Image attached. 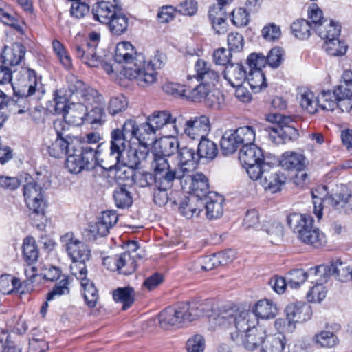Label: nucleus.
Returning <instances> with one entry per match:
<instances>
[{
    "label": "nucleus",
    "mask_w": 352,
    "mask_h": 352,
    "mask_svg": "<svg viewBox=\"0 0 352 352\" xmlns=\"http://www.w3.org/2000/svg\"><path fill=\"white\" fill-rule=\"evenodd\" d=\"M213 307L210 300L180 302L175 307H167L159 314V322L162 327L168 329L178 327L186 322H191L202 316H208L211 327H220L229 329L233 340L243 338V334L256 331L258 319L251 311H239L234 309L221 311L219 314H211Z\"/></svg>",
    "instance_id": "f257e3e1"
},
{
    "label": "nucleus",
    "mask_w": 352,
    "mask_h": 352,
    "mask_svg": "<svg viewBox=\"0 0 352 352\" xmlns=\"http://www.w3.org/2000/svg\"><path fill=\"white\" fill-rule=\"evenodd\" d=\"M314 212L318 220L322 217V203L325 202L332 206L334 210L347 213L352 210V195L349 193L342 184L329 182L327 184L318 186L315 192H312Z\"/></svg>",
    "instance_id": "f03ea898"
},
{
    "label": "nucleus",
    "mask_w": 352,
    "mask_h": 352,
    "mask_svg": "<svg viewBox=\"0 0 352 352\" xmlns=\"http://www.w3.org/2000/svg\"><path fill=\"white\" fill-rule=\"evenodd\" d=\"M92 14L96 21L106 25L114 35H121L128 29L129 18L118 0H98L93 6Z\"/></svg>",
    "instance_id": "7ed1b4c3"
},
{
    "label": "nucleus",
    "mask_w": 352,
    "mask_h": 352,
    "mask_svg": "<svg viewBox=\"0 0 352 352\" xmlns=\"http://www.w3.org/2000/svg\"><path fill=\"white\" fill-rule=\"evenodd\" d=\"M20 74L28 81V85H27L28 90L25 98H19V100L16 101V103L19 107L22 106V103L23 104V109L18 111V113L21 114L29 109L30 104L26 101V98L36 94L37 97L39 98L44 93V90L43 85L41 82V78L37 77L34 70L28 67H21V70L18 72L17 69H12L1 63L0 84L9 83L12 80V75H14L16 78H18Z\"/></svg>",
    "instance_id": "20e7f679"
},
{
    "label": "nucleus",
    "mask_w": 352,
    "mask_h": 352,
    "mask_svg": "<svg viewBox=\"0 0 352 352\" xmlns=\"http://www.w3.org/2000/svg\"><path fill=\"white\" fill-rule=\"evenodd\" d=\"M23 186V196L27 207L32 212L30 218L32 224L39 230L45 228L46 217L45 208L47 206L44 197V190L32 178Z\"/></svg>",
    "instance_id": "39448f33"
},
{
    "label": "nucleus",
    "mask_w": 352,
    "mask_h": 352,
    "mask_svg": "<svg viewBox=\"0 0 352 352\" xmlns=\"http://www.w3.org/2000/svg\"><path fill=\"white\" fill-rule=\"evenodd\" d=\"M287 223L302 243L318 248L324 241V235L314 226L311 216L293 214L288 217Z\"/></svg>",
    "instance_id": "423d86ee"
},
{
    "label": "nucleus",
    "mask_w": 352,
    "mask_h": 352,
    "mask_svg": "<svg viewBox=\"0 0 352 352\" xmlns=\"http://www.w3.org/2000/svg\"><path fill=\"white\" fill-rule=\"evenodd\" d=\"M152 167L155 175V188L170 189L175 180H181L186 176V168L171 166L167 158L154 155Z\"/></svg>",
    "instance_id": "0eeeda50"
},
{
    "label": "nucleus",
    "mask_w": 352,
    "mask_h": 352,
    "mask_svg": "<svg viewBox=\"0 0 352 352\" xmlns=\"http://www.w3.org/2000/svg\"><path fill=\"white\" fill-rule=\"evenodd\" d=\"M178 135L186 136L192 140H199L205 138L211 131L209 118L206 115H199L185 118L182 115L177 116L176 120Z\"/></svg>",
    "instance_id": "6e6552de"
},
{
    "label": "nucleus",
    "mask_w": 352,
    "mask_h": 352,
    "mask_svg": "<svg viewBox=\"0 0 352 352\" xmlns=\"http://www.w3.org/2000/svg\"><path fill=\"white\" fill-rule=\"evenodd\" d=\"M54 128L56 131V140L47 148L48 153L55 158H62L74 151L75 144L79 142L77 137L72 135L68 124L63 120H56L54 122Z\"/></svg>",
    "instance_id": "1a4fd4ad"
},
{
    "label": "nucleus",
    "mask_w": 352,
    "mask_h": 352,
    "mask_svg": "<svg viewBox=\"0 0 352 352\" xmlns=\"http://www.w3.org/2000/svg\"><path fill=\"white\" fill-rule=\"evenodd\" d=\"M135 67L129 69V76L135 78V80L141 87L151 85L157 79L156 69H160L165 63L166 57L163 53L157 52L149 61L142 60Z\"/></svg>",
    "instance_id": "9d476101"
},
{
    "label": "nucleus",
    "mask_w": 352,
    "mask_h": 352,
    "mask_svg": "<svg viewBox=\"0 0 352 352\" xmlns=\"http://www.w3.org/2000/svg\"><path fill=\"white\" fill-rule=\"evenodd\" d=\"M177 116L173 117L169 111H155L146 118V122L141 124V129L146 135H153L161 131L162 135L169 133V135H178Z\"/></svg>",
    "instance_id": "9b49d317"
},
{
    "label": "nucleus",
    "mask_w": 352,
    "mask_h": 352,
    "mask_svg": "<svg viewBox=\"0 0 352 352\" xmlns=\"http://www.w3.org/2000/svg\"><path fill=\"white\" fill-rule=\"evenodd\" d=\"M98 165L97 160V150L85 145L80 146L79 154L72 151L67 155L66 167L69 171L74 174H78L83 170H91Z\"/></svg>",
    "instance_id": "f8f14e48"
},
{
    "label": "nucleus",
    "mask_w": 352,
    "mask_h": 352,
    "mask_svg": "<svg viewBox=\"0 0 352 352\" xmlns=\"http://www.w3.org/2000/svg\"><path fill=\"white\" fill-rule=\"evenodd\" d=\"M60 241L72 260V264L70 265L71 271L74 265H76L78 269H80L81 264L86 265L85 262L90 258V250L84 242L76 239L72 232L63 235Z\"/></svg>",
    "instance_id": "ddd939ff"
},
{
    "label": "nucleus",
    "mask_w": 352,
    "mask_h": 352,
    "mask_svg": "<svg viewBox=\"0 0 352 352\" xmlns=\"http://www.w3.org/2000/svg\"><path fill=\"white\" fill-rule=\"evenodd\" d=\"M148 155V150L146 146L140 148H130L125 151L119 161L111 165L108 170H116L117 174L122 170V168L129 167L132 169L138 168L140 164L146 160Z\"/></svg>",
    "instance_id": "4468645a"
},
{
    "label": "nucleus",
    "mask_w": 352,
    "mask_h": 352,
    "mask_svg": "<svg viewBox=\"0 0 352 352\" xmlns=\"http://www.w3.org/2000/svg\"><path fill=\"white\" fill-rule=\"evenodd\" d=\"M72 274L80 281L82 294L87 306L90 308L95 307L99 295L94 283L87 278V270L86 265L81 264L80 269L74 265L72 267Z\"/></svg>",
    "instance_id": "2eb2a0df"
},
{
    "label": "nucleus",
    "mask_w": 352,
    "mask_h": 352,
    "mask_svg": "<svg viewBox=\"0 0 352 352\" xmlns=\"http://www.w3.org/2000/svg\"><path fill=\"white\" fill-rule=\"evenodd\" d=\"M340 29L338 23L331 21L327 30L328 36L320 37L325 40L324 49L331 56H343L347 51V45L338 38Z\"/></svg>",
    "instance_id": "dca6fc26"
},
{
    "label": "nucleus",
    "mask_w": 352,
    "mask_h": 352,
    "mask_svg": "<svg viewBox=\"0 0 352 352\" xmlns=\"http://www.w3.org/2000/svg\"><path fill=\"white\" fill-rule=\"evenodd\" d=\"M267 120L278 124L277 126L269 128L270 129L269 133L270 138L276 144L285 143L287 139L291 138V137L288 136V133L292 134L296 132V129L293 127L282 125L288 124L291 120L289 117H285L279 113H274L268 116Z\"/></svg>",
    "instance_id": "f3484780"
},
{
    "label": "nucleus",
    "mask_w": 352,
    "mask_h": 352,
    "mask_svg": "<svg viewBox=\"0 0 352 352\" xmlns=\"http://www.w3.org/2000/svg\"><path fill=\"white\" fill-rule=\"evenodd\" d=\"M103 263L111 270H118L125 275L132 274L136 268L134 256L129 252H125L115 256H108L104 258Z\"/></svg>",
    "instance_id": "a211bd4d"
},
{
    "label": "nucleus",
    "mask_w": 352,
    "mask_h": 352,
    "mask_svg": "<svg viewBox=\"0 0 352 352\" xmlns=\"http://www.w3.org/2000/svg\"><path fill=\"white\" fill-rule=\"evenodd\" d=\"M195 71L196 74L192 77L193 80L197 82H203L206 84H210L212 86L219 81L220 78L219 73L212 68V65L204 59L198 58L195 63Z\"/></svg>",
    "instance_id": "6ab92c4d"
},
{
    "label": "nucleus",
    "mask_w": 352,
    "mask_h": 352,
    "mask_svg": "<svg viewBox=\"0 0 352 352\" xmlns=\"http://www.w3.org/2000/svg\"><path fill=\"white\" fill-rule=\"evenodd\" d=\"M73 50L76 58L89 67H98L100 56L94 45L89 43L75 44Z\"/></svg>",
    "instance_id": "aec40b11"
},
{
    "label": "nucleus",
    "mask_w": 352,
    "mask_h": 352,
    "mask_svg": "<svg viewBox=\"0 0 352 352\" xmlns=\"http://www.w3.org/2000/svg\"><path fill=\"white\" fill-rule=\"evenodd\" d=\"M25 54V47L20 43H15L10 47L4 48L1 56V63L12 69H17L16 67L24 58Z\"/></svg>",
    "instance_id": "412c9836"
},
{
    "label": "nucleus",
    "mask_w": 352,
    "mask_h": 352,
    "mask_svg": "<svg viewBox=\"0 0 352 352\" xmlns=\"http://www.w3.org/2000/svg\"><path fill=\"white\" fill-rule=\"evenodd\" d=\"M285 312L289 323L302 322L311 318V306L304 302L291 303L286 307Z\"/></svg>",
    "instance_id": "4be33fe9"
},
{
    "label": "nucleus",
    "mask_w": 352,
    "mask_h": 352,
    "mask_svg": "<svg viewBox=\"0 0 352 352\" xmlns=\"http://www.w3.org/2000/svg\"><path fill=\"white\" fill-rule=\"evenodd\" d=\"M223 197L217 192H210L203 199L206 215L208 219H217L223 213Z\"/></svg>",
    "instance_id": "5701e85b"
},
{
    "label": "nucleus",
    "mask_w": 352,
    "mask_h": 352,
    "mask_svg": "<svg viewBox=\"0 0 352 352\" xmlns=\"http://www.w3.org/2000/svg\"><path fill=\"white\" fill-rule=\"evenodd\" d=\"M118 220V215L113 210L102 212L100 217L95 225L91 227V232L100 236H106L109 230L114 226Z\"/></svg>",
    "instance_id": "b1692460"
},
{
    "label": "nucleus",
    "mask_w": 352,
    "mask_h": 352,
    "mask_svg": "<svg viewBox=\"0 0 352 352\" xmlns=\"http://www.w3.org/2000/svg\"><path fill=\"white\" fill-rule=\"evenodd\" d=\"M223 6L219 4L210 7L208 17L217 34H223L228 30L227 14Z\"/></svg>",
    "instance_id": "393cba45"
},
{
    "label": "nucleus",
    "mask_w": 352,
    "mask_h": 352,
    "mask_svg": "<svg viewBox=\"0 0 352 352\" xmlns=\"http://www.w3.org/2000/svg\"><path fill=\"white\" fill-rule=\"evenodd\" d=\"M193 78L188 77V82L186 84V98L194 102L204 101V98L209 94L212 85L203 82H198V84L192 85Z\"/></svg>",
    "instance_id": "a878e982"
},
{
    "label": "nucleus",
    "mask_w": 352,
    "mask_h": 352,
    "mask_svg": "<svg viewBox=\"0 0 352 352\" xmlns=\"http://www.w3.org/2000/svg\"><path fill=\"white\" fill-rule=\"evenodd\" d=\"M109 157L113 162L119 161L126 151V140L123 131L120 129H113L110 134Z\"/></svg>",
    "instance_id": "bb28decb"
},
{
    "label": "nucleus",
    "mask_w": 352,
    "mask_h": 352,
    "mask_svg": "<svg viewBox=\"0 0 352 352\" xmlns=\"http://www.w3.org/2000/svg\"><path fill=\"white\" fill-rule=\"evenodd\" d=\"M308 13L312 28L316 34L320 37H327V30L331 21H329L323 17L322 11L316 4H312Z\"/></svg>",
    "instance_id": "cd10ccee"
},
{
    "label": "nucleus",
    "mask_w": 352,
    "mask_h": 352,
    "mask_svg": "<svg viewBox=\"0 0 352 352\" xmlns=\"http://www.w3.org/2000/svg\"><path fill=\"white\" fill-rule=\"evenodd\" d=\"M88 108L82 102H72L69 106L67 111L65 113L63 122L68 126L72 124L74 126H80L84 123V120L87 117Z\"/></svg>",
    "instance_id": "c85d7f7f"
},
{
    "label": "nucleus",
    "mask_w": 352,
    "mask_h": 352,
    "mask_svg": "<svg viewBox=\"0 0 352 352\" xmlns=\"http://www.w3.org/2000/svg\"><path fill=\"white\" fill-rule=\"evenodd\" d=\"M280 164L286 170H305L307 162L303 154L287 151L281 155Z\"/></svg>",
    "instance_id": "c756f323"
},
{
    "label": "nucleus",
    "mask_w": 352,
    "mask_h": 352,
    "mask_svg": "<svg viewBox=\"0 0 352 352\" xmlns=\"http://www.w3.org/2000/svg\"><path fill=\"white\" fill-rule=\"evenodd\" d=\"M190 182L189 188L193 194L191 197L203 201V199L210 192L207 177L203 173H198L190 177Z\"/></svg>",
    "instance_id": "7c9ffc66"
},
{
    "label": "nucleus",
    "mask_w": 352,
    "mask_h": 352,
    "mask_svg": "<svg viewBox=\"0 0 352 352\" xmlns=\"http://www.w3.org/2000/svg\"><path fill=\"white\" fill-rule=\"evenodd\" d=\"M286 177L284 174L273 172L269 168L259 182L265 190L275 193L280 190L281 186L285 184Z\"/></svg>",
    "instance_id": "2f4dec72"
},
{
    "label": "nucleus",
    "mask_w": 352,
    "mask_h": 352,
    "mask_svg": "<svg viewBox=\"0 0 352 352\" xmlns=\"http://www.w3.org/2000/svg\"><path fill=\"white\" fill-rule=\"evenodd\" d=\"M246 71L241 63L227 65L224 71V78L232 87L242 85L246 79Z\"/></svg>",
    "instance_id": "473e14b6"
},
{
    "label": "nucleus",
    "mask_w": 352,
    "mask_h": 352,
    "mask_svg": "<svg viewBox=\"0 0 352 352\" xmlns=\"http://www.w3.org/2000/svg\"><path fill=\"white\" fill-rule=\"evenodd\" d=\"M204 202L193 197H186L180 204L179 210L186 219L198 217L203 210Z\"/></svg>",
    "instance_id": "72a5a7b5"
},
{
    "label": "nucleus",
    "mask_w": 352,
    "mask_h": 352,
    "mask_svg": "<svg viewBox=\"0 0 352 352\" xmlns=\"http://www.w3.org/2000/svg\"><path fill=\"white\" fill-rule=\"evenodd\" d=\"M239 159L243 166L250 165L252 163H256L264 160L263 151L256 144H252L241 148Z\"/></svg>",
    "instance_id": "f704fd0d"
},
{
    "label": "nucleus",
    "mask_w": 352,
    "mask_h": 352,
    "mask_svg": "<svg viewBox=\"0 0 352 352\" xmlns=\"http://www.w3.org/2000/svg\"><path fill=\"white\" fill-rule=\"evenodd\" d=\"M179 162L177 166L180 168H186V175L195 168L199 158L198 154L195 153L193 148L184 146L178 151Z\"/></svg>",
    "instance_id": "c9c22d12"
},
{
    "label": "nucleus",
    "mask_w": 352,
    "mask_h": 352,
    "mask_svg": "<svg viewBox=\"0 0 352 352\" xmlns=\"http://www.w3.org/2000/svg\"><path fill=\"white\" fill-rule=\"evenodd\" d=\"M336 87L333 91L323 90L317 96L318 107L323 110L333 111L338 106V98L342 94Z\"/></svg>",
    "instance_id": "e433bc0d"
},
{
    "label": "nucleus",
    "mask_w": 352,
    "mask_h": 352,
    "mask_svg": "<svg viewBox=\"0 0 352 352\" xmlns=\"http://www.w3.org/2000/svg\"><path fill=\"white\" fill-rule=\"evenodd\" d=\"M220 146L223 154L225 155L232 154L239 148H241L234 130H228L223 133L220 141Z\"/></svg>",
    "instance_id": "4c0bfd02"
},
{
    "label": "nucleus",
    "mask_w": 352,
    "mask_h": 352,
    "mask_svg": "<svg viewBox=\"0 0 352 352\" xmlns=\"http://www.w3.org/2000/svg\"><path fill=\"white\" fill-rule=\"evenodd\" d=\"M113 298L117 302H122V309L126 310L134 302V289L131 287H118L113 291Z\"/></svg>",
    "instance_id": "58836bf2"
},
{
    "label": "nucleus",
    "mask_w": 352,
    "mask_h": 352,
    "mask_svg": "<svg viewBox=\"0 0 352 352\" xmlns=\"http://www.w3.org/2000/svg\"><path fill=\"white\" fill-rule=\"evenodd\" d=\"M256 318L270 319L276 316L277 308L275 305L270 300H261L255 305L254 310L252 311Z\"/></svg>",
    "instance_id": "ea45409f"
},
{
    "label": "nucleus",
    "mask_w": 352,
    "mask_h": 352,
    "mask_svg": "<svg viewBox=\"0 0 352 352\" xmlns=\"http://www.w3.org/2000/svg\"><path fill=\"white\" fill-rule=\"evenodd\" d=\"M115 61L118 63L124 64V74L131 80H135V78L129 76V69L135 67V65L139 63L140 60H142V56L141 54H136L133 47V52H128L127 53L122 54L120 57H114Z\"/></svg>",
    "instance_id": "a19ab883"
},
{
    "label": "nucleus",
    "mask_w": 352,
    "mask_h": 352,
    "mask_svg": "<svg viewBox=\"0 0 352 352\" xmlns=\"http://www.w3.org/2000/svg\"><path fill=\"white\" fill-rule=\"evenodd\" d=\"M113 200L116 207L121 209L129 208L133 204L131 192L126 186H120L114 190Z\"/></svg>",
    "instance_id": "79ce46f5"
},
{
    "label": "nucleus",
    "mask_w": 352,
    "mask_h": 352,
    "mask_svg": "<svg viewBox=\"0 0 352 352\" xmlns=\"http://www.w3.org/2000/svg\"><path fill=\"white\" fill-rule=\"evenodd\" d=\"M299 100L301 107L308 113L313 114L318 111V103L314 94L308 89H302L299 92Z\"/></svg>",
    "instance_id": "37998d69"
},
{
    "label": "nucleus",
    "mask_w": 352,
    "mask_h": 352,
    "mask_svg": "<svg viewBox=\"0 0 352 352\" xmlns=\"http://www.w3.org/2000/svg\"><path fill=\"white\" fill-rule=\"evenodd\" d=\"M285 346V342L283 335L278 333L267 336L263 340L261 351L262 352H283Z\"/></svg>",
    "instance_id": "c03bdc74"
},
{
    "label": "nucleus",
    "mask_w": 352,
    "mask_h": 352,
    "mask_svg": "<svg viewBox=\"0 0 352 352\" xmlns=\"http://www.w3.org/2000/svg\"><path fill=\"white\" fill-rule=\"evenodd\" d=\"M197 148V154L199 158H206L213 160L218 153V148L217 144L206 138V137L201 138Z\"/></svg>",
    "instance_id": "a18cd8bd"
},
{
    "label": "nucleus",
    "mask_w": 352,
    "mask_h": 352,
    "mask_svg": "<svg viewBox=\"0 0 352 352\" xmlns=\"http://www.w3.org/2000/svg\"><path fill=\"white\" fill-rule=\"evenodd\" d=\"M245 80L254 92H259L267 87L265 76L262 69H250Z\"/></svg>",
    "instance_id": "49530a36"
},
{
    "label": "nucleus",
    "mask_w": 352,
    "mask_h": 352,
    "mask_svg": "<svg viewBox=\"0 0 352 352\" xmlns=\"http://www.w3.org/2000/svg\"><path fill=\"white\" fill-rule=\"evenodd\" d=\"M78 102H82L88 109V106L94 107L97 105L104 104V100L102 94H100L96 89L87 87L84 90V93L78 98Z\"/></svg>",
    "instance_id": "de8ad7c7"
},
{
    "label": "nucleus",
    "mask_w": 352,
    "mask_h": 352,
    "mask_svg": "<svg viewBox=\"0 0 352 352\" xmlns=\"http://www.w3.org/2000/svg\"><path fill=\"white\" fill-rule=\"evenodd\" d=\"M137 122L132 119L126 120L122 125L121 131H123L125 138H135L140 144L145 142L146 138L144 134L140 131Z\"/></svg>",
    "instance_id": "09e8293b"
},
{
    "label": "nucleus",
    "mask_w": 352,
    "mask_h": 352,
    "mask_svg": "<svg viewBox=\"0 0 352 352\" xmlns=\"http://www.w3.org/2000/svg\"><path fill=\"white\" fill-rule=\"evenodd\" d=\"M164 135V138H162L159 142L162 152V155H160L166 158V157L170 156L175 153L178 152L179 149V144L177 139L176 138L177 135L170 136L169 135V133H166Z\"/></svg>",
    "instance_id": "8fccbe9b"
},
{
    "label": "nucleus",
    "mask_w": 352,
    "mask_h": 352,
    "mask_svg": "<svg viewBox=\"0 0 352 352\" xmlns=\"http://www.w3.org/2000/svg\"><path fill=\"white\" fill-rule=\"evenodd\" d=\"M234 131L241 148L254 144L256 129L253 126H241L235 129Z\"/></svg>",
    "instance_id": "3c124183"
},
{
    "label": "nucleus",
    "mask_w": 352,
    "mask_h": 352,
    "mask_svg": "<svg viewBox=\"0 0 352 352\" xmlns=\"http://www.w3.org/2000/svg\"><path fill=\"white\" fill-rule=\"evenodd\" d=\"M316 271L308 270L305 272L302 269H295L292 270L287 278V285L292 289H297L307 279H309V276H312Z\"/></svg>",
    "instance_id": "603ef678"
},
{
    "label": "nucleus",
    "mask_w": 352,
    "mask_h": 352,
    "mask_svg": "<svg viewBox=\"0 0 352 352\" xmlns=\"http://www.w3.org/2000/svg\"><path fill=\"white\" fill-rule=\"evenodd\" d=\"M249 175L250 178L257 182H260L270 166L265 162L264 160L256 163H252L250 165L243 166Z\"/></svg>",
    "instance_id": "864d4df0"
},
{
    "label": "nucleus",
    "mask_w": 352,
    "mask_h": 352,
    "mask_svg": "<svg viewBox=\"0 0 352 352\" xmlns=\"http://www.w3.org/2000/svg\"><path fill=\"white\" fill-rule=\"evenodd\" d=\"M23 255L24 260L29 265H32L37 261L38 258V250L33 238L27 237L24 239L23 244Z\"/></svg>",
    "instance_id": "5fc2aeb1"
},
{
    "label": "nucleus",
    "mask_w": 352,
    "mask_h": 352,
    "mask_svg": "<svg viewBox=\"0 0 352 352\" xmlns=\"http://www.w3.org/2000/svg\"><path fill=\"white\" fill-rule=\"evenodd\" d=\"M312 25L305 19H298L291 25V30L294 35L300 39L308 38L311 35Z\"/></svg>",
    "instance_id": "6e6d98bb"
},
{
    "label": "nucleus",
    "mask_w": 352,
    "mask_h": 352,
    "mask_svg": "<svg viewBox=\"0 0 352 352\" xmlns=\"http://www.w3.org/2000/svg\"><path fill=\"white\" fill-rule=\"evenodd\" d=\"M330 270L331 275L340 281L344 282L348 279H351V270L349 265L342 263L340 261H337L335 263H331L330 265Z\"/></svg>",
    "instance_id": "4d7b16f0"
},
{
    "label": "nucleus",
    "mask_w": 352,
    "mask_h": 352,
    "mask_svg": "<svg viewBox=\"0 0 352 352\" xmlns=\"http://www.w3.org/2000/svg\"><path fill=\"white\" fill-rule=\"evenodd\" d=\"M128 105L129 102L124 96H113L109 101L107 111L111 116H115L124 111Z\"/></svg>",
    "instance_id": "13d9d810"
},
{
    "label": "nucleus",
    "mask_w": 352,
    "mask_h": 352,
    "mask_svg": "<svg viewBox=\"0 0 352 352\" xmlns=\"http://www.w3.org/2000/svg\"><path fill=\"white\" fill-rule=\"evenodd\" d=\"M69 284V278L67 276H65L54 285L50 292L47 293L46 297L47 301H52L61 296L69 294L70 292Z\"/></svg>",
    "instance_id": "bf43d9fd"
},
{
    "label": "nucleus",
    "mask_w": 352,
    "mask_h": 352,
    "mask_svg": "<svg viewBox=\"0 0 352 352\" xmlns=\"http://www.w3.org/2000/svg\"><path fill=\"white\" fill-rule=\"evenodd\" d=\"M235 341L239 344L241 342L248 351L254 350L258 345L263 342L262 336H258L256 334V331L243 333V338L239 337V339Z\"/></svg>",
    "instance_id": "052dcab7"
},
{
    "label": "nucleus",
    "mask_w": 352,
    "mask_h": 352,
    "mask_svg": "<svg viewBox=\"0 0 352 352\" xmlns=\"http://www.w3.org/2000/svg\"><path fill=\"white\" fill-rule=\"evenodd\" d=\"M309 270L316 271V273L312 276H309L311 283L322 284L323 285L331 275L330 267L327 265H321L314 268H310Z\"/></svg>",
    "instance_id": "680f3d73"
},
{
    "label": "nucleus",
    "mask_w": 352,
    "mask_h": 352,
    "mask_svg": "<svg viewBox=\"0 0 352 352\" xmlns=\"http://www.w3.org/2000/svg\"><path fill=\"white\" fill-rule=\"evenodd\" d=\"M316 343L322 347H333L337 344L338 340L337 336L331 331H322L314 336Z\"/></svg>",
    "instance_id": "e2e57ef3"
},
{
    "label": "nucleus",
    "mask_w": 352,
    "mask_h": 352,
    "mask_svg": "<svg viewBox=\"0 0 352 352\" xmlns=\"http://www.w3.org/2000/svg\"><path fill=\"white\" fill-rule=\"evenodd\" d=\"M101 139V135L98 132L94 131L88 133L82 138V140L81 141V146L88 145V146L91 147L94 149L96 148L97 160H98V157L100 155V153L102 152V144L99 143Z\"/></svg>",
    "instance_id": "0e129e2a"
},
{
    "label": "nucleus",
    "mask_w": 352,
    "mask_h": 352,
    "mask_svg": "<svg viewBox=\"0 0 352 352\" xmlns=\"http://www.w3.org/2000/svg\"><path fill=\"white\" fill-rule=\"evenodd\" d=\"M68 90L69 91V96H76L79 98L80 96L84 93L87 87H85L84 82L79 80L76 76L70 75L67 77Z\"/></svg>",
    "instance_id": "69168bd1"
},
{
    "label": "nucleus",
    "mask_w": 352,
    "mask_h": 352,
    "mask_svg": "<svg viewBox=\"0 0 352 352\" xmlns=\"http://www.w3.org/2000/svg\"><path fill=\"white\" fill-rule=\"evenodd\" d=\"M327 289L322 284H316L307 292L306 298L309 302H320L326 298Z\"/></svg>",
    "instance_id": "338daca9"
},
{
    "label": "nucleus",
    "mask_w": 352,
    "mask_h": 352,
    "mask_svg": "<svg viewBox=\"0 0 352 352\" xmlns=\"http://www.w3.org/2000/svg\"><path fill=\"white\" fill-rule=\"evenodd\" d=\"M53 50L58 56L62 65L66 68L69 69L72 67V59L67 54L63 44L58 40H54L52 42Z\"/></svg>",
    "instance_id": "774afa93"
}]
</instances>
